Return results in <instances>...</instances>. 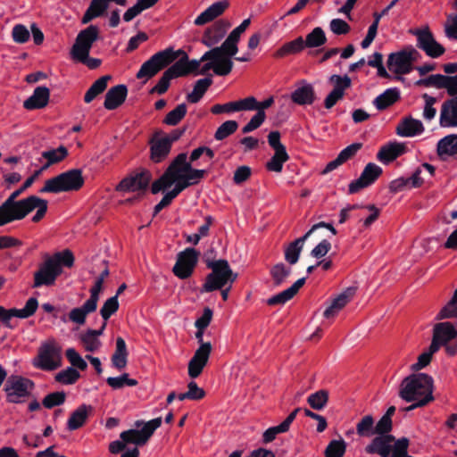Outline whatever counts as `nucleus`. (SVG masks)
Masks as SVG:
<instances>
[{"label":"nucleus","instance_id":"nucleus-42","mask_svg":"<svg viewBox=\"0 0 457 457\" xmlns=\"http://www.w3.org/2000/svg\"><path fill=\"white\" fill-rule=\"evenodd\" d=\"M129 352L127 350L125 340L122 337H117L116 348L112 356V364L118 370H122L127 366Z\"/></svg>","mask_w":457,"mask_h":457},{"label":"nucleus","instance_id":"nucleus-57","mask_svg":"<svg viewBox=\"0 0 457 457\" xmlns=\"http://www.w3.org/2000/svg\"><path fill=\"white\" fill-rule=\"evenodd\" d=\"M346 450L345 442L343 439L332 440L325 450V457H344Z\"/></svg>","mask_w":457,"mask_h":457},{"label":"nucleus","instance_id":"nucleus-35","mask_svg":"<svg viewBox=\"0 0 457 457\" xmlns=\"http://www.w3.org/2000/svg\"><path fill=\"white\" fill-rule=\"evenodd\" d=\"M424 131V126L420 120L413 119L412 117H407L402 120V121L396 127V133L401 137H414L421 134Z\"/></svg>","mask_w":457,"mask_h":457},{"label":"nucleus","instance_id":"nucleus-7","mask_svg":"<svg viewBox=\"0 0 457 457\" xmlns=\"http://www.w3.org/2000/svg\"><path fill=\"white\" fill-rule=\"evenodd\" d=\"M180 52H174L172 48H166L157 52L149 60L145 62L136 77L146 80L155 76L160 71L171 64L179 56Z\"/></svg>","mask_w":457,"mask_h":457},{"label":"nucleus","instance_id":"nucleus-10","mask_svg":"<svg viewBox=\"0 0 457 457\" xmlns=\"http://www.w3.org/2000/svg\"><path fill=\"white\" fill-rule=\"evenodd\" d=\"M204 329L205 328H197L195 333V337L200 345L188 362V376L191 378H196L202 374L212 353V347L211 343L204 342L203 340Z\"/></svg>","mask_w":457,"mask_h":457},{"label":"nucleus","instance_id":"nucleus-53","mask_svg":"<svg viewBox=\"0 0 457 457\" xmlns=\"http://www.w3.org/2000/svg\"><path fill=\"white\" fill-rule=\"evenodd\" d=\"M187 107L186 104H179L175 109L167 113L163 120V123L169 126H176L186 116Z\"/></svg>","mask_w":457,"mask_h":457},{"label":"nucleus","instance_id":"nucleus-9","mask_svg":"<svg viewBox=\"0 0 457 457\" xmlns=\"http://www.w3.org/2000/svg\"><path fill=\"white\" fill-rule=\"evenodd\" d=\"M142 424L144 426L141 429H129L121 432L120 435V439L127 444H133L137 446L145 445L154 435V431L161 427L162 418L158 417L145 423L140 420L135 422L137 428H139Z\"/></svg>","mask_w":457,"mask_h":457},{"label":"nucleus","instance_id":"nucleus-37","mask_svg":"<svg viewBox=\"0 0 457 457\" xmlns=\"http://www.w3.org/2000/svg\"><path fill=\"white\" fill-rule=\"evenodd\" d=\"M91 411L92 407L90 405L82 404L79 406L71 412L67 421V428L70 431H73L82 428L86 424Z\"/></svg>","mask_w":457,"mask_h":457},{"label":"nucleus","instance_id":"nucleus-23","mask_svg":"<svg viewBox=\"0 0 457 457\" xmlns=\"http://www.w3.org/2000/svg\"><path fill=\"white\" fill-rule=\"evenodd\" d=\"M187 159V154L186 153L178 154L174 159L176 167L179 169L178 171L183 173L185 179H187L192 185H196L204 179L206 170L192 168L191 163L188 162Z\"/></svg>","mask_w":457,"mask_h":457},{"label":"nucleus","instance_id":"nucleus-45","mask_svg":"<svg viewBox=\"0 0 457 457\" xmlns=\"http://www.w3.org/2000/svg\"><path fill=\"white\" fill-rule=\"evenodd\" d=\"M212 84V79L210 77L198 79L194 86L193 91L187 96V100L192 104L198 103Z\"/></svg>","mask_w":457,"mask_h":457},{"label":"nucleus","instance_id":"nucleus-19","mask_svg":"<svg viewBox=\"0 0 457 457\" xmlns=\"http://www.w3.org/2000/svg\"><path fill=\"white\" fill-rule=\"evenodd\" d=\"M456 337L457 329L453 323L449 321L438 322L434 325L431 344L433 348L439 350L440 346L446 345Z\"/></svg>","mask_w":457,"mask_h":457},{"label":"nucleus","instance_id":"nucleus-40","mask_svg":"<svg viewBox=\"0 0 457 457\" xmlns=\"http://www.w3.org/2000/svg\"><path fill=\"white\" fill-rule=\"evenodd\" d=\"M405 146L400 143H392L381 147L377 158L383 163H389L404 153Z\"/></svg>","mask_w":457,"mask_h":457},{"label":"nucleus","instance_id":"nucleus-20","mask_svg":"<svg viewBox=\"0 0 457 457\" xmlns=\"http://www.w3.org/2000/svg\"><path fill=\"white\" fill-rule=\"evenodd\" d=\"M198 61L199 69L195 72V75H205L210 70H212L218 76H227L231 72L228 61L220 60L219 58H206L205 53Z\"/></svg>","mask_w":457,"mask_h":457},{"label":"nucleus","instance_id":"nucleus-52","mask_svg":"<svg viewBox=\"0 0 457 457\" xmlns=\"http://www.w3.org/2000/svg\"><path fill=\"white\" fill-rule=\"evenodd\" d=\"M356 432L360 436L370 437L375 435L374 419L366 415L356 424Z\"/></svg>","mask_w":457,"mask_h":457},{"label":"nucleus","instance_id":"nucleus-38","mask_svg":"<svg viewBox=\"0 0 457 457\" xmlns=\"http://www.w3.org/2000/svg\"><path fill=\"white\" fill-rule=\"evenodd\" d=\"M436 152L442 160L457 155V135H448L437 143Z\"/></svg>","mask_w":457,"mask_h":457},{"label":"nucleus","instance_id":"nucleus-28","mask_svg":"<svg viewBox=\"0 0 457 457\" xmlns=\"http://www.w3.org/2000/svg\"><path fill=\"white\" fill-rule=\"evenodd\" d=\"M291 101L298 105H311L316 99L314 87L312 84L301 81L290 96Z\"/></svg>","mask_w":457,"mask_h":457},{"label":"nucleus","instance_id":"nucleus-50","mask_svg":"<svg viewBox=\"0 0 457 457\" xmlns=\"http://www.w3.org/2000/svg\"><path fill=\"white\" fill-rule=\"evenodd\" d=\"M274 155L266 163V169L269 171L281 172L283 164L288 161L289 155L285 151H274Z\"/></svg>","mask_w":457,"mask_h":457},{"label":"nucleus","instance_id":"nucleus-27","mask_svg":"<svg viewBox=\"0 0 457 457\" xmlns=\"http://www.w3.org/2000/svg\"><path fill=\"white\" fill-rule=\"evenodd\" d=\"M440 126L443 128L457 127V96L445 101L440 111Z\"/></svg>","mask_w":457,"mask_h":457},{"label":"nucleus","instance_id":"nucleus-4","mask_svg":"<svg viewBox=\"0 0 457 457\" xmlns=\"http://www.w3.org/2000/svg\"><path fill=\"white\" fill-rule=\"evenodd\" d=\"M98 37L99 29L96 25H90L81 30L78 34L75 43L71 49L72 60L86 65L91 70L98 68L102 61L97 58L89 57L90 49Z\"/></svg>","mask_w":457,"mask_h":457},{"label":"nucleus","instance_id":"nucleus-55","mask_svg":"<svg viewBox=\"0 0 457 457\" xmlns=\"http://www.w3.org/2000/svg\"><path fill=\"white\" fill-rule=\"evenodd\" d=\"M79 372L76 369L69 367L58 372L55 375V380L63 385H72L79 378Z\"/></svg>","mask_w":457,"mask_h":457},{"label":"nucleus","instance_id":"nucleus-22","mask_svg":"<svg viewBox=\"0 0 457 457\" xmlns=\"http://www.w3.org/2000/svg\"><path fill=\"white\" fill-rule=\"evenodd\" d=\"M177 52H180L179 55H182V57L168 68L172 77L179 78L186 77L191 73L195 74L199 69V61L195 59L189 60L188 55L183 50H178Z\"/></svg>","mask_w":457,"mask_h":457},{"label":"nucleus","instance_id":"nucleus-18","mask_svg":"<svg viewBox=\"0 0 457 457\" xmlns=\"http://www.w3.org/2000/svg\"><path fill=\"white\" fill-rule=\"evenodd\" d=\"M151 174L147 170L124 178L115 187L118 192H137L147 188Z\"/></svg>","mask_w":457,"mask_h":457},{"label":"nucleus","instance_id":"nucleus-47","mask_svg":"<svg viewBox=\"0 0 457 457\" xmlns=\"http://www.w3.org/2000/svg\"><path fill=\"white\" fill-rule=\"evenodd\" d=\"M108 8L104 0H92L82 17V23L87 24L96 17H100Z\"/></svg>","mask_w":457,"mask_h":457},{"label":"nucleus","instance_id":"nucleus-39","mask_svg":"<svg viewBox=\"0 0 457 457\" xmlns=\"http://www.w3.org/2000/svg\"><path fill=\"white\" fill-rule=\"evenodd\" d=\"M226 25L225 21H220L207 29L203 36V44L211 47L219 43L225 35Z\"/></svg>","mask_w":457,"mask_h":457},{"label":"nucleus","instance_id":"nucleus-12","mask_svg":"<svg viewBox=\"0 0 457 457\" xmlns=\"http://www.w3.org/2000/svg\"><path fill=\"white\" fill-rule=\"evenodd\" d=\"M33 365L43 370H54L61 366V348L54 341L42 344Z\"/></svg>","mask_w":457,"mask_h":457},{"label":"nucleus","instance_id":"nucleus-8","mask_svg":"<svg viewBox=\"0 0 457 457\" xmlns=\"http://www.w3.org/2000/svg\"><path fill=\"white\" fill-rule=\"evenodd\" d=\"M34 387L35 384L31 379L19 375H11L5 381L4 390L7 402L21 403L30 396Z\"/></svg>","mask_w":457,"mask_h":457},{"label":"nucleus","instance_id":"nucleus-29","mask_svg":"<svg viewBox=\"0 0 457 457\" xmlns=\"http://www.w3.org/2000/svg\"><path fill=\"white\" fill-rule=\"evenodd\" d=\"M229 6L228 0L213 3L195 20L196 26H203L220 16Z\"/></svg>","mask_w":457,"mask_h":457},{"label":"nucleus","instance_id":"nucleus-2","mask_svg":"<svg viewBox=\"0 0 457 457\" xmlns=\"http://www.w3.org/2000/svg\"><path fill=\"white\" fill-rule=\"evenodd\" d=\"M434 380L426 373H414L406 377L400 385L399 395L405 402H413L405 408L412 411L423 407L434 400Z\"/></svg>","mask_w":457,"mask_h":457},{"label":"nucleus","instance_id":"nucleus-6","mask_svg":"<svg viewBox=\"0 0 457 457\" xmlns=\"http://www.w3.org/2000/svg\"><path fill=\"white\" fill-rule=\"evenodd\" d=\"M84 185L82 171L79 169L70 170L45 181L40 193L58 194L61 192L78 191Z\"/></svg>","mask_w":457,"mask_h":457},{"label":"nucleus","instance_id":"nucleus-63","mask_svg":"<svg viewBox=\"0 0 457 457\" xmlns=\"http://www.w3.org/2000/svg\"><path fill=\"white\" fill-rule=\"evenodd\" d=\"M329 82L334 86V88H333L334 91H336L337 93L341 92V94H343L344 96H345V91L346 89H348L352 85L351 79L347 75H344V76L336 75V74L331 75L329 77Z\"/></svg>","mask_w":457,"mask_h":457},{"label":"nucleus","instance_id":"nucleus-1","mask_svg":"<svg viewBox=\"0 0 457 457\" xmlns=\"http://www.w3.org/2000/svg\"><path fill=\"white\" fill-rule=\"evenodd\" d=\"M25 190L27 188L23 187L22 185L0 205V212L9 223L24 219L35 209H37V212L31 219L35 223L42 220L46 214L48 202L45 199L33 195L21 200H16Z\"/></svg>","mask_w":457,"mask_h":457},{"label":"nucleus","instance_id":"nucleus-11","mask_svg":"<svg viewBox=\"0 0 457 457\" xmlns=\"http://www.w3.org/2000/svg\"><path fill=\"white\" fill-rule=\"evenodd\" d=\"M420 55L419 52L412 46L404 48L402 51L392 53L388 55L387 68L396 75H405L412 70V63Z\"/></svg>","mask_w":457,"mask_h":457},{"label":"nucleus","instance_id":"nucleus-64","mask_svg":"<svg viewBox=\"0 0 457 457\" xmlns=\"http://www.w3.org/2000/svg\"><path fill=\"white\" fill-rule=\"evenodd\" d=\"M395 444L392 445L391 455L389 457H411L408 455V447L410 441L407 437H402L398 440L394 441Z\"/></svg>","mask_w":457,"mask_h":457},{"label":"nucleus","instance_id":"nucleus-31","mask_svg":"<svg viewBox=\"0 0 457 457\" xmlns=\"http://www.w3.org/2000/svg\"><path fill=\"white\" fill-rule=\"evenodd\" d=\"M128 88L125 85H117L111 87L106 95L104 106L107 110H115L120 106L126 100Z\"/></svg>","mask_w":457,"mask_h":457},{"label":"nucleus","instance_id":"nucleus-61","mask_svg":"<svg viewBox=\"0 0 457 457\" xmlns=\"http://www.w3.org/2000/svg\"><path fill=\"white\" fill-rule=\"evenodd\" d=\"M66 399V394L63 391L53 392L46 395L42 400V404L46 409H52L62 405Z\"/></svg>","mask_w":457,"mask_h":457},{"label":"nucleus","instance_id":"nucleus-24","mask_svg":"<svg viewBox=\"0 0 457 457\" xmlns=\"http://www.w3.org/2000/svg\"><path fill=\"white\" fill-rule=\"evenodd\" d=\"M394 441L395 436L392 435H377L365 447V452L369 454H378L380 457H389Z\"/></svg>","mask_w":457,"mask_h":457},{"label":"nucleus","instance_id":"nucleus-49","mask_svg":"<svg viewBox=\"0 0 457 457\" xmlns=\"http://www.w3.org/2000/svg\"><path fill=\"white\" fill-rule=\"evenodd\" d=\"M327 42L326 35L320 27H317L307 34L303 40L304 47L315 48L323 46Z\"/></svg>","mask_w":457,"mask_h":457},{"label":"nucleus","instance_id":"nucleus-5","mask_svg":"<svg viewBox=\"0 0 457 457\" xmlns=\"http://www.w3.org/2000/svg\"><path fill=\"white\" fill-rule=\"evenodd\" d=\"M207 266L212 269V272L206 276L205 281L200 288L201 293L222 289L228 283L233 284L237 278V274L233 272L226 260L211 262Z\"/></svg>","mask_w":457,"mask_h":457},{"label":"nucleus","instance_id":"nucleus-60","mask_svg":"<svg viewBox=\"0 0 457 457\" xmlns=\"http://www.w3.org/2000/svg\"><path fill=\"white\" fill-rule=\"evenodd\" d=\"M68 155V150L65 146L60 145L56 149H52L49 151H44L42 153V157L46 161H49L50 163H58L64 160Z\"/></svg>","mask_w":457,"mask_h":457},{"label":"nucleus","instance_id":"nucleus-3","mask_svg":"<svg viewBox=\"0 0 457 457\" xmlns=\"http://www.w3.org/2000/svg\"><path fill=\"white\" fill-rule=\"evenodd\" d=\"M74 261V255L69 249L47 256L34 273L32 287L54 285L56 278L62 273V267L71 268Z\"/></svg>","mask_w":457,"mask_h":457},{"label":"nucleus","instance_id":"nucleus-32","mask_svg":"<svg viewBox=\"0 0 457 457\" xmlns=\"http://www.w3.org/2000/svg\"><path fill=\"white\" fill-rule=\"evenodd\" d=\"M50 99V90L46 87H37L33 94L23 102V107L27 110L45 108Z\"/></svg>","mask_w":457,"mask_h":457},{"label":"nucleus","instance_id":"nucleus-17","mask_svg":"<svg viewBox=\"0 0 457 457\" xmlns=\"http://www.w3.org/2000/svg\"><path fill=\"white\" fill-rule=\"evenodd\" d=\"M38 302L35 297H30L22 309H6L4 306H0V321L9 327L12 318L27 319L31 317L36 312Z\"/></svg>","mask_w":457,"mask_h":457},{"label":"nucleus","instance_id":"nucleus-62","mask_svg":"<svg viewBox=\"0 0 457 457\" xmlns=\"http://www.w3.org/2000/svg\"><path fill=\"white\" fill-rule=\"evenodd\" d=\"M119 309V302L117 295L108 298L100 309V314L104 319V322L107 324L109 318L114 314Z\"/></svg>","mask_w":457,"mask_h":457},{"label":"nucleus","instance_id":"nucleus-16","mask_svg":"<svg viewBox=\"0 0 457 457\" xmlns=\"http://www.w3.org/2000/svg\"><path fill=\"white\" fill-rule=\"evenodd\" d=\"M381 174L382 169L378 165L373 162L368 163L363 169L361 176L349 184L348 193L355 194L361 189L368 187L372 185Z\"/></svg>","mask_w":457,"mask_h":457},{"label":"nucleus","instance_id":"nucleus-14","mask_svg":"<svg viewBox=\"0 0 457 457\" xmlns=\"http://www.w3.org/2000/svg\"><path fill=\"white\" fill-rule=\"evenodd\" d=\"M200 253L195 248H187L178 253L177 261L172 268L176 277L186 279L191 277L197 264Z\"/></svg>","mask_w":457,"mask_h":457},{"label":"nucleus","instance_id":"nucleus-33","mask_svg":"<svg viewBox=\"0 0 457 457\" xmlns=\"http://www.w3.org/2000/svg\"><path fill=\"white\" fill-rule=\"evenodd\" d=\"M362 147L361 143H353L345 149H343L337 155V157L329 162L325 169L322 171V174H327L335 169H337L338 166L342 165L343 163L346 162L347 161L351 160L357 153L358 151Z\"/></svg>","mask_w":457,"mask_h":457},{"label":"nucleus","instance_id":"nucleus-41","mask_svg":"<svg viewBox=\"0 0 457 457\" xmlns=\"http://www.w3.org/2000/svg\"><path fill=\"white\" fill-rule=\"evenodd\" d=\"M399 99V90L396 87L388 88L374 99L373 104L378 111H383L393 105Z\"/></svg>","mask_w":457,"mask_h":457},{"label":"nucleus","instance_id":"nucleus-54","mask_svg":"<svg viewBox=\"0 0 457 457\" xmlns=\"http://www.w3.org/2000/svg\"><path fill=\"white\" fill-rule=\"evenodd\" d=\"M290 268L286 267L284 263H278L270 269V276L275 286H280L290 275Z\"/></svg>","mask_w":457,"mask_h":457},{"label":"nucleus","instance_id":"nucleus-15","mask_svg":"<svg viewBox=\"0 0 457 457\" xmlns=\"http://www.w3.org/2000/svg\"><path fill=\"white\" fill-rule=\"evenodd\" d=\"M319 228H326L331 231L333 235L337 234L336 228L330 224L324 221H320L312 227L303 237L291 242L285 249V260L290 264H295L300 257V253L303 250L304 242L308 237Z\"/></svg>","mask_w":457,"mask_h":457},{"label":"nucleus","instance_id":"nucleus-30","mask_svg":"<svg viewBox=\"0 0 457 457\" xmlns=\"http://www.w3.org/2000/svg\"><path fill=\"white\" fill-rule=\"evenodd\" d=\"M229 6L228 0L213 3L195 20L196 26H203L220 16Z\"/></svg>","mask_w":457,"mask_h":457},{"label":"nucleus","instance_id":"nucleus-56","mask_svg":"<svg viewBox=\"0 0 457 457\" xmlns=\"http://www.w3.org/2000/svg\"><path fill=\"white\" fill-rule=\"evenodd\" d=\"M453 318H457V299L454 294L452 299L437 313L436 320H441Z\"/></svg>","mask_w":457,"mask_h":457},{"label":"nucleus","instance_id":"nucleus-51","mask_svg":"<svg viewBox=\"0 0 457 457\" xmlns=\"http://www.w3.org/2000/svg\"><path fill=\"white\" fill-rule=\"evenodd\" d=\"M328 391L320 389L313 394H311L307 398V403L314 410H322L328 402Z\"/></svg>","mask_w":457,"mask_h":457},{"label":"nucleus","instance_id":"nucleus-59","mask_svg":"<svg viewBox=\"0 0 457 457\" xmlns=\"http://www.w3.org/2000/svg\"><path fill=\"white\" fill-rule=\"evenodd\" d=\"M238 123L236 120L223 122L216 130L214 137L216 140H223L237 131Z\"/></svg>","mask_w":457,"mask_h":457},{"label":"nucleus","instance_id":"nucleus-21","mask_svg":"<svg viewBox=\"0 0 457 457\" xmlns=\"http://www.w3.org/2000/svg\"><path fill=\"white\" fill-rule=\"evenodd\" d=\"M162 131H156L149 140L150 159L159 163L163 162L170 154L171 145L162 137Z\"/></svg>","mask_w":457,"mask_h":457},{"label":"nucleus","instance_id":"nucleus-46","mask_svg":"<svg viewBox=\"0 0 457 457\" xmlns=\"http://www.w3.org/2000/svg\"><path fill=\"white\" fill-rule=\"evenodd\" d=\"M304 49V43L302 37H298L295 40L284 44L278 48L274 56L276 58H283L290 54H295Z\"/></svg>","mask_w":457,"mask_h":457},{"label":"nucleus","instance_id":"nucleus-13","mask_svg":"<svg viewBox=\"0 0 457 457\" xmlns=\"http://www.w3.org/2000/svg\"><path fill=\"white\" fill-rule=\"evenodd\" d=\"M410 33L417 37V46L431 58H438L445 53V48L434 37L429 28L411 29Z\"/></svg>","mask_w":457,"mask_h":457},{"label":"nucleus","instance_id":"nucleus-26","mask_svg":"<svg viewBox=\"0 0 457 457\" xmlns=\"http://www.w3.org/2000/svg\"><path fill=\"white\" fill-rule=\"evenodd\" d=\"M238 51L237 44L230 41L228 38L221 44L220 46L213 47L205 52L206 58H219L220 60H226L230 62V71L233 69V62L231 57L234 56Z\"/></svg>","mask_w":457,"mask_h":457},{"label":"nucleus","instance_id":"nucleus-34","mask_svg":"<svg viewBox=\"0 0 457 457\" xmlns=\"http://www.w3.org/2000/svg\"><path fill=\"white\" fill-rule=\"evenodd\" d=\"M301 408L295 409L282 423L265 430V432L262 435L263 443H270L276 438L277 435L287 432L289 430L290 425L295 420L297 413L301 411Z\"/></svg>","mask_w":457,"mask_h":457},{"label":"nucleus","instance_id":"nucleus-25","mask_svg":"<svg viewBox=\"0 0 457 457\" xmlns=\"http://www.w3.org/2000/svg\"><path fill=\"white\" fill-rule=\"evenodd\" d=\"M106 323L104 322L99 329L89 328L79 335V343L86 352L94 353L100 349L102 343L98 337L103 335Z\"/></svg>","mask_w":457,"mask_h":457},{"label":"nucleus","instance_id":"nucleus-36","mask_svg":"<svg viewBox=\"0 0 457 457\" xmlns=\"http://www.w3.org/2000/svg\"><path fill=\"white\" fill-rule=\"evenodd\" d=\"M306 278H302L297 279L290 287L287 289L273 295L267 300V303L272 305H282L291 300L299 291V289L304 285Z\"/></svg>","mask_w":457,"mask_h":457},{"label":"nucleus","instance_id":"nucleus-43","mask_svg":"<svg viewBox=\"0 0 457 457\" xmlns=\"http://www.w3.org/2000/svg\"><path fill=\"white\" fill-rule=\"evenodd\" d=\"M96 310V307L89 303L88 302H85L82 306L76 307L71 310L69 312V320L76 323L78 325H84L86 322L87 316L94 312Z\"/></svg>","mask_w":457,"mask_h":457},{"label":"nucleus","instance_id":"nucleus-58","mask_svg":"<svg viewBox=\"0 0 457 457\" xmlns=\"http://www.w3.org/2000/svg\"><path fill=\"white\" fill-rule=\"evenodd\" d=\"M106 382L113 389L122 388L125 386H135L137 385V380L129 378L128 373H123L120 377H110L106 379Z\"/></svg>","mask_w":457,"mask_h":457},{"label":"nucleus","instance_id":"nucleus-48","mask_svg":"<svg viewBox=\"0 0 457 457\" xmlns=\"http://www.w3.org/2000/svg\"><path fill=\"white\" fill-rule=\"evenodd\" d=\"M360 212L357 217L362 220L365 228H369L379 216L380 211L374 204L359 206Z\"/></svg>","mask_w":457,"mask_h":457},{"label":"nucleus","instance_id":"nucleus-44","mask_svg":"<svg viewBox=\"0 0 457 457\" xmlns=\"http://www.w3.org/2000/svg\"><path fill=\"white\" fill-rule=\"evenodd\" d=\"M111 79V75H104L96 79L86 92L84 96L85 103L92 102L97 96L102 94L106 89L107 83Z\"/></svg>","mask_w":457,"mask_h":457}]
</instances>
